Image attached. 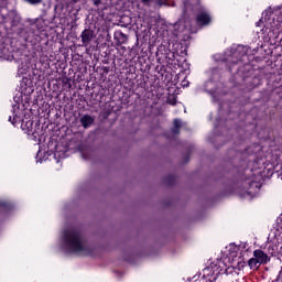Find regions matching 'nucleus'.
<instances>
[{
	"label": "nucleus",
	"mask_w": 282,
	"mask_h": 282,
	"mask_svg": "<svg viewBox=\"0 0 282 282\" xmlns=\"http://www.w3.org/2000/svg\"><path fill=\"white\" fill-rule=\"evenodd\" d=\"M180 127H182V121L178 119H175L174 120V129H173L174 133L178 132L177 129H180Z\"/></svg>",
	"instance_id": "obj_15"
},
{
	"label": "nucleus",
	"mask_w": 282,
	"mask_h": 282,
	"mask_svg": "<svg viewBox=\"0 0 282 282\" xmlns=\"http://www.w3.org/2000/svg\"><path fill=\"white\" fill-rule=\"evenodd\" d=\"M80 123L84 127V129H89V127L94 124V119L91 116L86 115L80 118Z\"/></svg>",
	"instance_id": "obj_12"
},
{
	"label": "nucleus",
	"mask_w": 282,
	"mask_h": 282,
	"mask_svg": "<svg viewBox=\"0 0 282 282\" xmlns=\"http://www.w3.org/2000/svg\"><path fill=\"white\" fill-rule=\"evenodd\" d=\"M199 282H215V281H210V276L204 275V270H203V278L200 279Z\"/></svg>",
	"instance_id": "obj_17"
},
{
	"label": "nucleus",
	"mask_w": 282,
	"mask_h": 282,
	"mask_svg": "<svg viewBox=\"0 0 282 282\" xmlns=\"http://www.w3.org/2000/svg\"><path fill=\"white\" fill-rule=\"evenodd\" d=\"M270 261V258L263 252L262 250H254L253 257L249 259L248 265L250 270H259L261 265L268 263Z\"/></svg>",
	"instance_id": "obj_8"
},
{
	"label": "nucleus",
	"mask_w": 282,
	"mask_h": 282,
	"mask_svg": "<svg viewBox=\"0 0 282 282\" xmlns=\"http://www.w3.org/2000/svg\"><path fill=\"white\" fill-rule=\"evenodd\" d=\"M213 21V18H210V14L206 10H202L197 15V23L200 25H208Z\"/></svg>",
	"instance_id": "obj_10"
},
{
	"label": "nucleus",
	"mask_w": 282,
	"mask_h": 282,
	"mask_svg": "<svg viewBox=\"0 0 282 282\" xmlns=\"http://www.w3.org/2000/svg\"><path fill=\"white\" fill-rule=\"evenodd\" d=\"M28 72H30V64H26L25 66H21L18 69V74H20V76H24V74H28Z\"/></svg>",
	"instance_id": "obj_14"
},
{
	"label": "nucleus",
	"mask_w": 282,
	"mask_h": 282,
	"mask_svg": "<svg viewBox=\"0 0 282 282\" xmlns=\"http://www.w3.org/2000/svg\"><path fill=\"white\" fill-rule=\"evenodd\" d=\"M75 3H77V1H79V0H73Z\"/></svg>",
	"instance_id": "obj_20"
},
{
	"label": "nucleus",
	"mask_w": 282,
	"mask_h": 282,
	"mask_svg": "<svg viewBox=\"0 0 282 282\" xmlns=\"http://www.w3.org/2000/svg\"><path fill=\"white\" fill-rule=\"evenodd\" d=\"M246 268L243 260L231 261L230 258H220L204 269V276H209V281H217L219 274H239V270Z\"/></svg>",
	"instance_id": "obj_4"
},
{
	"label": "nucleus",
	"mask_w": 282,
	"mask_h": 282,
	"mask_svg": "<svg viewBox=\"0 0 282 282\" xmlns=\"http://www.w3.org/2000/svg\"><path fill=\"white\" fill-rule=\"evenodd\" d=\"M28 3H41V0H25Z\"/></svg>",
	"instance_id": "obj_18"
},
{
	"label": "nucleus",
	"mask_w": 282,
	"mask_h": 282,
	"mask_svg": "<svg viewBox=\"0 0 282 282\" xmlns=\"http://www.w3.org/2000/svg\"><path fill=\"white\" fill-rule=\"evenodd\" d=\"M59 248L69 254H89L91 249L83 237V234L75 228L65 229L59 237Z\"/></svg>",
	"instance_id": "obj_3"
},
{
	"label": "nucleus",
	"mask_w": 282,
	"mask_h": 282,
	"mask_svg": "<svg viewBox=\"0 0 282 282\" xmlns=\"http://www.w3.org/2000/svg\"><path fill=\"white\" fill-rule=\"evenodd\" d=\"M232 63H237V61H232Z\"/></svg>",
	"instance_id": "obj_21"
},
{
	"label": "nucleus",
	"mask_w": 282,
	"mask_h": 282,
	"mask_svg": "<svg viewBox=\"0 0 282 282\" xmlns=\"http://www.w3.org/2000/svg\"><path fill=\"white\" fill-rule=\"evenodd\" d=\"M261 182H263V175H261V171H257L248 182L249 188L247 195H249V197H257V195H259V191H261Z\"/></svg>",
	"instance_id": "obj_7"
},
{
	"label": "nucleus",
	"mask_w": 282,
	"mask_h": 282,
	"mask_svg": "<svg viewBox=\"0 0 282 282\" xmlns=\"http://www.w3.org/2000/svg\"><path fill=\"white\" fill-rule=\"evenodd\" d=\"M93 39H94V32H91L90 30L83 31L82 43L85 47H87V45H89V43H91Z\"/></svg>",
	"instance_id": "obj_11"
},
{
	"label": "nucleus",
	"mask_w": 282,
	"mask_h": 282,
	"mask_svg": "<svg viewBox=\"0 0 282 282\" xmlns=\"http://www.w3.org/2000/svg\"><path fill=\"white\" fill-rule=\"evenodd\" d=\"M9 122L13 127H20L29 140L36 142L41 138V126L30 119V110L23 102H17L12 106V116L9 117Z\"/></svg>",
	"instance_id": "obj_2"
},
{
	"label": "nucleus",
	"mask_w": 282,
	"mask_h": 282,
	"mask_svg": "<svg viewBox=\"0 0 282 282\" xmlns=\"http://www.w3.org/2000/svg\"><path fill=\"white\" fill-rule=\"evenodd\" d=\"M272 15V11L267 10L262 13V19L257 22V28H261V25H263L264 28H271L274 32V30H281V22H279L278 20H270V17Z\"/></svg>",
	"instance_id": "obj_9"
},
{
	"label": "nucleus",
	"mask_w": 282,
	"mask_h": 282,
	"mask_svg": "<svg viewBox=\"0 0 282 282\" xmlns=\"http://www.w3.org/2000/svg\"><path fill=\"white\" fill-rule=\"evenodd\" d=\"M9 122L13 127H20L29 140L36 142L41 138V126L30 119V110L23 102H17L12 106V116L9 117Z\"/></svg>",
	"instance_id": "obj_1"
},
{
	"label": "nucleus",
	"mask_w": 282,
	"mask_h": 282,
	"mask_svg": "<svg viewBox=\"0 0 282 282\" xmlns=\"http://www.w3.org/2000/svg\"><path fill=\"white\" fill-rule=\"evenodd\" d=\"M239 52H246V47L238 46L237 51L232 54V57L237 58V56H239Z\"/></svg>",
	"instance_id": "obj_16"
},
{
	"label": "nucleus",
	"mask_w": 282,
	"mask_h": 282,
	"mask_svg": "<svg viewBox=\"0 0 282 282\" xmlns=\"http://www.w3.org/2000/svg\"><path fill=\"white\" fill-rule=\"evenodd\" d=\"M143 1V3H149V0H142Z\"/></svg>",
	"instance_id": "obj_19"
},
{
	"label": "nucleus",
	"mask_w": 282,
	"mask_h": 282,
	"mask_svg": "<svg viewBox=\"0 0 282 282\" xmlns=\"http://www.w3.org/2000/svg\"><path fill=\"white\" fill-rule=\"evenodd\" d=\"M0 54L4 61H14V54L9 53L8 48H2Z\"/></svg>",
	"instance_id": "obj_13"
},
{
	"label": "nucleus",
	"mask_w": 282,
	"mask_h": 282,
	"mask_svg": "<svg viewBox=\"0 0 282 282\" xmlns=\"http://www.w3.org/2000/svg\"><path fill=\"white\" fill-rule=\"evenodd\" d=\"M247 248L248 243L246 242H242L239 246L236 243H229L223 251L221 259H230V261H243V259L239 257V252H241V250H246Z\"/></svg>",
	"instance_id": "obj_5"
},
{
	"label": "nucleus",
	"mask_w": 282,
	"mask_h": 282,
	"mask_svg": "<svg viewBox=\"0 0 282 282\" xmlns=\"http://www.w3.org/2000/svg\"><path fill=\"white\" fill-rule=\"evenodd\" d=\"M65 153L66 152L63 149V147L57 145V147H55V152L53 155L43 150H39L36 160H37V162L43 163V162H46V160H50V158L52 156L53 160H55V162L58 164V162H61V160H65V158H66Z\"/></svg>",
	"instance_id": "obj_6"
}]
</instances>
